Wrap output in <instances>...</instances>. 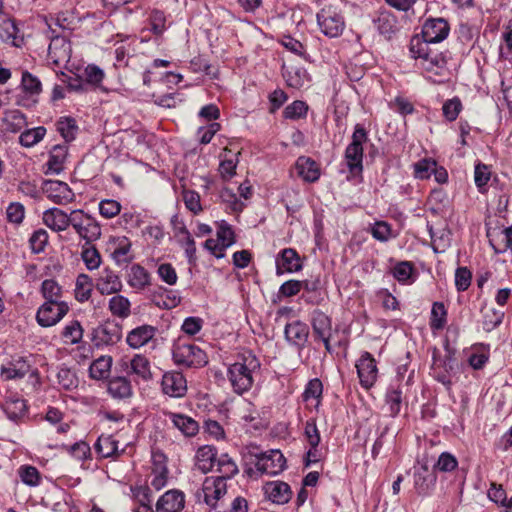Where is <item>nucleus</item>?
<instances>
[{
	"mask_svg": "<svg viewBox=\"0 0 512 512\" xmlns=\"http://www.w3.org/2000/svg\"><path fill=\"white\" fill-rule=\"evenodd\" d=\"M259 359L251 352L244 351L237 356V360L228 367L227 377L233 391L243 394L249 391L260 370Z\"/></svg>",
	"mask_w": 512,
	"mask_h": 512,
	"instance_id": "nucleus-1",
	"label": "nucleus"
},
{
	"mask_svg": "<svg viewBox=\"0 0 512 512\" xmlns=\"http://www.w3.org/2000/svg\"><path fill=\"white\" fill-rule=\"evenodd\" d=\"M70 226L86 244H92L102 235L99 222L81 209L71 211Z\"/></svg>",
	"mask_w": 512,
	"mask_h": 512,
	"instance_id": "nucleus-2",
	"label": "nucleus"
},
{
	"mask_svg": "<svg viewBox=\"0 0 512 512\" xmlns=\"http://www.w3.org/2000/svg\"><path fill=\"white\" fill-rule=\"evenodd\" d=\"M368 140L365 128L357 124L352 134V141L346 147L345 160L350 172H361L363 169V144Z\"/></svg>",
	"mask_w": 512,
	"mask_h": 512,
	"instance_id": "nucleus-3",
	"label": "nucleus"
},
{
	"mask_svg": "<svg viewBox=\"0 0 512 512\" xmlns=\"http://www.w3.org/2000/svg\"><path fill=\"white\" fill-rule=\"evenodd\" d=\"M317 23L321 32L330 38L340 36L344 30L345 22L334 5H324L317 13Z\"/></svg>",
	"mask_w": 512,
	"mask_h": 512,
	"instance_id": "nucleus-4",
	"label": "nucleus"
},
{
	"mask_svg": "<svg viewBox=\"0 0 512 512\" xmlns=\"http://www.w3.org/2000/svg\"><path fill=\"white\" fill-rule=\"evenodd\" d=\"M173 360L177 365L185 367H201L207 363L203 350L194 344H178L173 349Z\"/></svg>",
	"mask_w": 512,
	"mask_h": 512,
	"instance_id": "nucleus-5",
	"label": "nucleus"
},
{
	"mask_svg": "<svg viewBox=\"0 0 512 512\" xmlns=\"http://www.w3.org/2000/svg\"><path fill=\"white\" fill-rule=\"evenodd\" d=\"M51 42L48 47V58L57 66L65 65L71 58V44L66 35H59L55 28L49 24Z\"/></svg>",
	"mask_w": 512,
	"mask_h": 512,
	"instance_id": "nucleus-6",
	"label": "nucleus"
},
{
	"mask_svg": "<svg viewBox=\"0 0 512 512\" xmlns=\"http://www.w3.org/2000/svg\"><path fill=\"white\" fill-rule=\"evenodd\" d=\"M68 311L66 302H45L37 310L36 321L41 327H51L60 322Z\"/></svg>",
	"mask_w": 512,
	"mask_h": 512,
	"instance_id": "nucleus-7",
	"label": "nucleus"
},
{
	"mask_svg": "<svg viewBox=\"0 0 512 512\" xmlns=\"http://www.w3.org/2000/svg\"><path fill=\"white\" fill-rule=\"evenodd\" d=\"M360 384L363 388L369 389L377 380L376 361L369 352H364L356 363Z\"/></svg>",
	"mask_w": 512,
	"mask_h": 512,
	"instance_id": "nucleus-8",
	"label": "nucleus"
},
{
	"mask_svg": "<svg viewBox=\"0 0 512 512\" xmlns=\"http://www.w3.org/2000/svg\"><path fill=\"white\" fill-rule=\"evenodd\" d=\"M43 191L47 198L59 205H66L72 202L75 197L68 184L59 180L46 181Z\"/></svg>",
	"mask_w": 512,
	"mask_h": 512,
	"instance_id": "nucleus-9",
	"label": "nucleus"
},
{
	"mask_svg": "<svg viewBox=\"0 0 512 512\" xmlns=\"http://www.w3.org/2000/svg\"><path fill=\"white\" fill-rule=\"evenodd\" d=\"M161 387L164 394L173 398H181L187 392V381L182 373L170 371L163 375Z\"/></svg>",
	"mask_w": 512,
	"mask_h": 512,
	"instance_id": "nucleus-10",
	"label": "nucleus"
},
{
	"mask_svg": "<svg viewBox=\"0 0 512 512\" xmlns=\"http://www.w3.org/2000/svg\"><path fill=\"white\" fill-rule=\"evenodd\" d=\"M286 460L279 450L262 454L256 463L257 470L267 475H277L285 468Z\"/></svg>",
	"mask_w": 512,
	"mask_h": 512,
	"instance_id": "nucleus-11",
	"label": "nucleus"
},
{
	"mask_svg": "<svg viewBox=\"0 0 512 512\" xmlns=\"http://www.w3.org/2000/svg\"><path fill=\"white\" fill-rule=\"evenodd\" d=\"M449 24L443 18L428 19L422 28V37L431 43H439L447 38Z\"/></svg>",
	"mask_w": 512,
	"mask_h": 512,
	"instance_id": "nucleus-12",
	"label": "nucleus"
},
{
	"mask_svg": "<svg viewBox=\"0 0 512 512\" xmlns=\"http://www.w3.org/2000/svg\"><path fill=\"white\" fill-rule=\"evenodd\" d=\"M202 493L207 505L215 507L217 501L226 493V482L222 478L206 477L202 484Z\"/></svg>",
	"mask_w": 512,
	"mask_h": 512,
	"instance_id": "nucleus-13",
	"label": "nucleus"
},
{
	"mask_svg": "<svg viewBox=\"0 0 512 512\" xmlns=\"http://www.w3.org/2000/svg\"><path fill=\"white\" fill-rule=\"evenodd\" d=\"M121 366L128 375H134L143 381L152 379V372L149 360L141 355L136 354L128 361H122Z\"/></svg>",
	"mask_w": 512,
	"mask_h": 512,
	"instance_id": "nucleus-14",
	"label": "nucleus"
},
{
	"mask_svg": "<svg viewBox=\"0 0 512 512\" xmlns=\"http://www.w3.org/2000/svg\"><path fill=\"white\" fill-rule=\"evenodd\" d=\"M185 496L179 490H169L156 503V512H181L184 508Z\"/></svg>",
	"mask_w": 512,
	"mask_h": 512,
	"instance_id": "nucleus-15",
	"label": "nucleus"
},
{
	"mask_svg": "<svg viewBox=\"0 0 512 512\" xmlns=\"http://www.w3.org/2000/svg\"><path fill=\"white\" fill-rule=\"evenodd\" d=\"M302 263L297 252L292 248H285L276 259L277 274L292 273L301 270Z\"/></svg>",
	"mask_w": 512,
	"mask_h": 512,
	"instance_id": "nucleus-16",
	"label": "nucleus"
},
{
	"mask_svg": "<svg viewBox=\"0 0 512 512\" xmlns=\"http://www.w3.org/2000/svg\"><path fill=\"white\" fill-rule=\"evenodd\" d=\"M96 288L102 295H110L121 291L122 282L114 271L105 268L97 279Z\"/></svg>",
	"mask_w": 512,
	"mask_h": 512,
	"instance_id": "nucleus-17",
	"label": "nucleus"
},
{
	"mask_svg": "<svg viewBox=\"0 0 512 512\" xmlns=\"http://www.w3.org/2000/svg\"><path fill=\"white\" fill-rule=\"evenodd\" d=\"M71 212L67 214L59 208H51L43 213L44 224L55 232L66 230L70 226Z\"/></svg>",
	"mask_w": 512,
	"mask_h": 512,
	"instance_id": "nucleus-18",
	"label": "nucleus"
},
{
	"mask_svg": "<svg viewBox=\"0 0 512 512\" xmlns=\"http://www.w3.org/2000/svg\"><path fill=\"white\" fill-rule=\"evenodd\" d=\"M166 416L170 419L174 428L179 430L185 437H193L199 431V425L192 417L168 412Z\"/></svg>",
	"mask_w": 512,
	"mask_h": 512,
	"instance_id": "nucleus-19",
	"label": "nucleus"
},
{
	"mask_svg": "<svg viewBox=\"0 0 512 512\" xmlns=\"http://www.w3.org/2000/svg\"><path fill=\"white\" fill-rule=\"evenodd\" d=\"M217 452L215 447L204 445L198 448L195 455V468L202 473H208L217 462Z\"/></svg>",
	"mask_w": 512,
	"mask_h": 512,
	"instance_id": "nucleus-20",
	"label": "nucleus"
},
{
	"mask_svg": "<svg viewBox=\"0 0 512 512\" xmlns=\"http://www.w3.org/2000/svg\"><path fill=\"white\" fill-rule=\"evenodd\" d=\"M155 334L156 328L154 326L142 325L130 331L127 335L126 341L130 347L137 349L146 345L154 338Z\"/></svg>",
	"mask_w": 512,
	"mask_h": 512,
	"instance_id": "nucleus-21",
	"label": "nucleus"
},
{
	"mask_svg": "<svg viewBox=\"0 0 512 512\" xmlns=\"http://www.w3.org/2000/svg\"><path fill=\"white\" fill-rule=\"evenodd\" d=\"M264 489L267 497L276 504L287 503L292 495L290 486L282 481L269 482Z\"/></svg>",
	"mask_w": 512,
	"mask_h": 512,
	"instance_id": "nucleus-22",
	"label": "nucleus"
},
{
	"mask_svg": "<svg viewBox=\"0 0 512 512\" xmlns=\"http://www.w3.org/2000/svg\"><path fill=\"white\" fill-rule=\"evenodd\" d=\"M436 475L431 472L426 464L416 468L414 472V485L418 493L424 494L435 484Z\"/></svg>",
	"mask_w": 512,
	"mask_h": 512,
	"instance_id": "nucleus-23",
	"label": "nucleus"
},
{
	"mask_svg": "<svg viewBox=\"0 0 512 512\" xmlns=\"http://www.w3.org/2000/svg\"><path fill=\"white\" fill-rule=\"evenodd\" d=\"M128 285L137 290H143L150 285L149 272L139 264H133L127 273Z\"/></svg>",
	"mask_w": 512,
	"mask_h": 512,
	"instance_id": "nucleus-24",
	"label": "nucleus"
},
{
	"mask_svg": "<svg viewBox=\"0 0 512 512\" xmlns=\"http://www.w3.org/2000/svg\"><path fill=\"white\" fill-rule=\"evenodd\" d=\"M295 166L298 175L307 182H315L320 177V171L317 163L309 157H299Z\"/></svg>",
	"mask_w": 512,
	"mask_h": 512,
	"instance_id": "nucleus-25",
	"label": "nucleus"
},
{
	"mask_svg": "<svg viewBox=\"0 0 512 512\" xmlns=\"http://www.w3.org/2000/svg\"><path fill=\"white\" fill-rule=\"evenodd\" d=\"M0 39L11 46L20 47L23 43V37L19 35V30L12 19H4L0 24Z\"/></svg>",
	"mask_w": 512,
	"mask_h": 512,
	"instance_id": "nucleus-26",
	"label": "nucleus"
},
{
	"mask_svg": "<svg viewBox=\"0 0 512 512\" xmlns=\"http://www.w3.org/2000/svg\"><path fill=\"white\" fill-rule=\"evenodd\" d=\"M308 334V326L300 321H294L285 327L286 339L295 345H303L307 341Z\"/></svg>",
	"mask_w": 512,
	"mask_h": 512,
	"instance_id": "nucleus-27",
	"label": "nucleus"
},
{
	"mask_svg": "<svg viewBox=\"0 0 512 512\" xmlns=\"http://www.w3.org/2000/svg\"><path fill=\"white\" fill-rule=\"evenodd\" d=\"M421 67L437 76H443L446 72V60L441 53L432 51L428 57L420 62Z\"/></svg>",
	"mask_w": 512,
	"mask_h": 512,
	"instance_id": "nucleus-28",
	"label": "nucleus"
},
{
	"mask_svg": "<svg viewBox=\"0 0 512 512\" xmlns=\"http://www.w3.org/2000/svg\"><path fill=\"white\" fill-rule=\"evenodd\" d=\"M108 392L114 398H128L132 395L131 382L126 377H114L108 382Z\"/></svg>",
	"mask_w": 512,
	"mask_h": 512,
	"instance_id": "nucleus-29",
	"label": "nucleus"
},
{
	"mask_svg": "<svg viewBox=\"0 0 512 512\" xmlns=\"http://www.w3.org/2000/svg\"><path fill=\"white\" fill-rule=\"evenodd\" d=\"M283 75L288 86L292 88L299 89L309 82V75L307 71L302 67H284Z\"/></svg>",
	"mask_w": 512,
	"mask_h": 512,
	"instance_id": "nucleus-30",
	"label": "nucleus"
},
{
	"mask_svg": "<svg viewBox=\"0 0 512 512\" xmlns=\"http://www.w3.org/2000/svg\"><path fill=\"white\" fill-rule=\"evenodd\" d=\"M3 411L10 420L17 421L26 414L27 405L24 399L11 397L3 404Z\"/></svg>",
	"mask_w": 512,
	"mask_h": 512,
	"instance_id": "nucleus-31",
	"label": "nucleus"
},
{
	"mask_svg": "<svg viewBox=\"0 0 512 512\" xmlns=\"http://www.w3.org/2000/svg\"><path fill=\"white\" fill-rule=\"evenodd\" d=\"M482 313V328L486 332L494 330L502 323L504 312L497 310L491 306H484L481 310Z\"/></svg>",
	"mask_w": 512,
	"mask_h": 512,
	"instance_id": "nucleus-32",
	"label": "nucleus"
},
{
	"mask_svg": "<svg viewBox=\"0 0 512 512\" xmlns=\"http://www.w3.org/2000/svg\"><path fill=\"white\" fill-rule=\"evenodd\" d=\"M311 324L313 333L318 337H326L331 335V320L330 318L320 310H315L312 313Z\"/></svg>",
	"mask_w": 512,
	"mask_h": 512,
	"instance_id": "nucleus-33",
	"label": "nucleus"
},
{
	"mask_svg": "<svg viewBox=\"0 0 512 512\" xmlns=\"http://www.w3.org/2000/svg\"><path fill=\"white\" fill-rule=\"evenodd\" d=\"M30 371V365L24 359H18L9 364L7 367H3L1 375L7 380L21 379L24 378Z\"/></svg>",
	"mask_w": 512,
	"mask_h": 512,
	"instance_id": "nucleus-34",
	"label": "nucleus"
},
{
	"mask_svg": "<svg viewBox=\"0 0 512 512\" xmlns=\"http://www.w3.org/2000/svg\"><path fill=\"white\" fill-rule=\"evenodd\" d=\"M68 154V148L66 145L57 144L52 147L47 166L49 170L59 173L63 170V165Z\"/></svg>",
	"mask_w": 512,
	"mask_h": 512,
	"instance_id": "nucleus-35",
	"label": "nucleus"
},
{
	"mask_svg": "<svg viewBox=\"0 0 512 512\" xmlns=\"http://www.w3.org/2000/svg\"><path fill=\"white\" fill-rule=\"evenodd\" d=\"M112 358L110 356H101L89 367V375L95 380L106 379L110 374Z\"/></svg>",
	"mask_w": 512,
	"mask_h": 512,
	"instance_id": "nucleus-36",
	"label": "nucleus"
},
{
	"mask_svg": "<svg viewBox=\"0 0 512 512\" xmlns=\"http://www.w3.org/2000/svg\"><path fill=\"white\" fill-rule=\"evenodd\" d=\"M95 450L103 458L115 456L118 454V441L111 435H101L95 444Z\"/></svg>",
	"mask_w": 512,
	"mask_h": 512,
	"instance_id": "nucleus-37",
	"label": "nucleus"
},
{
	"mask_svg": "<svg viewBox=\"0 0 512 512\" xmlns=\"http://www.w3.org/2000/svg\"><path fill=\"white\" fill-rule=\"evenodd\" d=\"M160 293H153L151 296L152 302L163 309H172L180 303V297L173 291L160 288Z\"/></svg>",
	"mask_w": 512,
	"mask_h": 512,
	"instance_id": "nucleus-38",
	"label": "nucleus"
},
{
	"mask_svg": "<svg viewBox=\"0 0 512 512\" xmlns=\"http://www.w3.org/2000/svg\"><path fill=\"white\" fill-rule=\"evenodd\" d=\"M430 44L432 43L426 41V39L423 37H412L409 48L411 56L418 60L420 63L422 60L428 57L430 53H432L433 50L430 48Z\"/></svg>",
	"mask_w": 512,
	"mask_h": 512,
	"instance_id": "nucleus-39",
	"label": "nucleus"
},
{
	"mask_svg": "<svg viewBox=\"0 0 512 512\" xmlns=\"http://www.w3.org/2000/svg\"><path fill=\"white\" fill-rule=\"evenodd\" d=\"M377 29L382 35L390 36L397 27L396 17L389 11H381L375 20Z\"/></svg>",
	"mask_w": 512,
	"mask_h": 512,
	"instance_id": "nucleus-40",
	"label": "nucleus"
},
{
	"mask_svg": "<svg viewBox=\"0 0 512 512\" xmlns=\"http://www.w3.org/2000/svg\"><path fill=\"white\" fill-rule=\"evenodd\" d=\"M46 134V128L38 126L31 129H26L19 136V143L26 148H31L39 143Z\"/></svg>",
	"mask_w": 512,
	"mask_h": 512,
	"instance_id": "nucleus-41",
	"label": "nucleus"
},
{
	"mask_svg": "<svg viewBox=\"0 0 512 512\" xmlns=\"http://www.w3.org/2000/svg\"><path fill=\"white\" fill-rule=\"evenodd\" d=\"M130 301L122 295L113 296L109 300L110 312L119 318H127L130 315Z\"/></svg>",
	"mask_w": 512,
	"mask_h": 512,
	"instance_id": "nucleus-42",
	"label": "nucleus"
},
{
	"mask_svg": "<svg viewBox=\"0 0 512 512\" xmlns=\"http://www.w3.org/2000/svg\"><path fill=\"white\" fill-rule=\"evenodd\" d=\"M217 466V470L220 473V475L217 476L216 478H222L224 482H226L227 479L232 478L238 473V467L236 463L227 454H222L217 459Z\"/></svg>",
	"mask_w": 512,
	"mask_h": 512,
	"instance_id": "nucleus-43",
	"label": "nucleus"
},
{
	"mask_svg": "<svg viewBox=\"0 0 512 512\" xmlns=\"http://www.w3.org/2000/svg\"><path fill=\"white\" fill-rule=\"evenodd\" d=\"M168 469L162 461H155L152 469V479L150 486L156 491L161 490L167 484Z\"/></svg>",
	"mask_w": 512,
	"mask_h": 512,
	"instance_id": "nucleus-44",
	"label": "nucleus"
},
{
	"mask_svg": "<svg viewBox=\"0 0 512 512\" xmlns=\"http://www.w3.org/2000/svg\"><path fill=\"white\" fill-rule=\"evenodd\" d=\"M91 292V278L86 274L78 275L75 283V298L80 302H85L90 298Z\"/></svg>",
	"mask_w": 512,
	"mask_h": 512,
	"instance_id": "nucleus-45",
	"label": "nucleus"
},
{
	"mask_svg": "<svg viewBox=\"0 0 512 512\" xmlns=\"http://www.w3.org/2000/svg\"><path fill=\"white\" fill-rule=\"evenodd\" d=\"M62 337L66 343L77 344L83 337V328L79 321L69 322L63 329Z\"/></svg>",
	"mask_w": 512,
	"mask_h": 512,
	"instance_id": "nucleus-46",
	"label": "nucleus"
},
{
	"mask_svg": "<svg viewBox=\"0 0 512 512\" xmlns=\"http://www.w3.org/2000/svg\"><path fill=\"white\" fill-rule=\"evenodd\" d=\"M81 257L87 269L89 270L97 269L101 264L100 253L92 244L85 243L82 249Z\"/></svg>",
	"mask_w": 512,
	"mask_h": 512,
	"instance_id": "nucleus-47",
	"label": "nucleus"
},
{
	"mask_svg": "<svg viewBox=\"0 0 512 512\" xmlns=\"http://www.w3.org/2000/svg\"><path fill=\"white\" fill-rule=\"evenodd\" d=\"M41 292L46 302L56 301L62 302L61 298V287L53 279H46L42 282Z\"/></svg>",
	"mask_w": 512,
	"mask_h": 512,
	"instance_id": "nucleus-48",
	"label": "nucleus"
},
{
	"mask_svg": "<svg viewBox=\"0 0 512 512\" xmlns=\"http://www.w3.org/2000/svg\"><path fill=\"white\" fill-rule=\"evenodd\" d=\"M308 112V105L300 100H296L289 104L283 111V116L286 119L298 120L305 118Z\"/></svg>",
	"mask_w": 512,
	"mask_h": 512,
	"instance_id": "nucleus-49",
	"label": "nucleus"
},
{
	"mask_svg": "<svg viewBox=\"0 0 512 512\" xmlns=\"http://www.w3.org/2000/svg\"><path fill=\"white\" fill-rule=\"evenodd\" d=\"M57 131L61 134L66 142L73 141L77 133L75 120L72 118H60L57 121Z\"/></svg>",
	"mask_w": 512,
	"mask_h": 512,
	"instance_id": "nucleus-50",
	"label": "nucleus"
},
{
	"mask_svg": "<svg viewBox=\"0 0 512 512\" xmlns=\"http://www.w3.org/2000/svg\"><path fill=\"white\" fill-rule=\"evenodd\" d=\"M447 311L442 302H434L431 310L430 326L433 329H442L446 323Z\"/></svg>",
	"mask_w": 512,
	"mask_h": 512,
	"instance_id": "nucleus-51",
	"label": "nucleus"
},
{
	"mask_svg": "<svg viewBox=\"0 0 512 512\" xmlns=\"http://www.w3.org/2000/svg\"><path fill=\"white\" fill-rule=\"evenodd\" d=\"M58 384L65 390H72L77 388L78 379L76 374L69 368H60L57 373Z\"/></svg>",
	"mask_w": 512,
	"mask_h": 512,
	"instance_id": "nucleus-52",
	"label": "nucleus"
},
{
	"mask_svg": "<svg viewBox=\"0 0 512 512\" xmlns=\"http://www.w3.org/2000/svg\"><path fill=\"white\" fill-rule=\"evenodd\" d=\"M21 87L25 93L30 95H37L41 92L40 80L28 71L22 73Z\"/></svg>",
	"mask_w": 512,
	"mask_h": 512,
	"instance_id": "nucleus-53",
	"label": "nucleus"
},
{
	"mask_svg": "<svg viewBox=\"0 0 512 512\" xmlns=\"http://www.w3.org/2000/svg\"><path fill=\"white\" fill-rule=\"evenodd\" d=\"M436 161L432 159H422L414 164V174L418 179H428L436 169Z\"/></svg>",
	"mask_w": 512,
	"mask_h": 512,
	"instance_id": "nucleus-54",
	"label": "nucleus"
},
{
	"mask_svg": "<svg viewBox=\"0 0 512 512\" xmlns=\"http://www.w3.org/2000/svg\"><path fill=\"white\" fill-rule=\"evenodd\" d=\"M217 240L224 249L230 247L235 242L232 227L225 221H222L218 226Z\"/></svg>",
	"mask_w": 512,
	"mask_h": 512,
	"instance_id": "nucleus-55",
	"label": "nucleus"
},
{
	"mask_svg": "<svg viewBox=\"0 0 512 512\" xmlns=\"http://www.w3.org/2000/svg\"><path fill=\"white\" fill-rule=\"evenodd\" d=\"M121 211V204L114 199H104L99 203V213L106 219L117 216Z\"/></svg>",
	"mask_w": 512,
	"mask_h": 512,
	"instance_id": "nucleus-56",
	"label": "nucleus"
},
{
	"mask_svg": "<svg viewBox=\"0 0 512 512\" xmlns=\"http://www.w3.org/2000/svg\"><path fill=\"white\" fill-rule=\"evenodd\" d=\"M100 334H102V341L107 344H114L121 339V329L116 324L107 323L100 327Z\"/></svg>",
	"mask_w": 512,
	"mask_h": 512,
	"instance_id": "nucleus-57",
	"label": "nucleus"
},
{
	"mask_svg": "<svg viewBox=\"0 0 512 512\" xmlns=\"http://www.w3.org/2000/svg\"><path fill=\"white\" fill-rule=\"evenodd\" d=\"M461 110L462 103L457 97L447 100L442 107L444 117L450 122L457 119Z\"/></svg>",
	"mask_w": 512,
	"mask_h": 512,
	"instance_id": "nucleus-58",
	"label": "nucleus"
},
{
	"mask_svg": "<svg viewBox=\"0 0 512 512\" xmlns=\"http://www.w3.org/2000/svg\"><path fill=\"white\" fill-rule=\"evenodd\" d=\"M386 403L389 405V411L392 416H396L402 403V392L397 388H390L386 394Z\"/></svg>",
	"mask_w": 512,
	"mask_h": 512,
	"instance_id": "nucleus-59",
	"label": "nucleus"
},
{
	"mask_svg": "<svg viewBox=\"0 0 512 512\" xmlns=\"http://www.w3.org/2000/svg\"><path fill=\"white\" fill-rule=\"evenodd\" d=\"M490 177L491 172L487 165L479 163L475 166L474 181L480 192L483 191V188L487 185Z\"/></svg>",
	"mask_w": 512,
	"mask_h": 512,
	"instance_id": "nucleus-60",
	"label": "nucleus"
},
{
	"mask_svg": "<svg viewBox=\"0 0 512 512\" xmlns=\"http://www.w3.org/2000/svg\"><path fill=\"white\" fill-rule=\"evenodd\" d=\"M25 215V208L19 202L10 203L6 209V217L10 223L20 224Z\"/></svg>",
	"mask_w": 512,
	"mask_h": 512,
	"instance_id": "nucleus-61",
	"label": "nucleus"
},
{
	"mask_svg": "<svg viewBox=\"0 0 512 512\" xmlns=\"http://www.w3.org/2000/svg\"><path fill=\"white\" fill-rule=\"evenodd\" d=\"M183 201L185 203L186 208L189 209L194 214H197L202 211L200 195L196 191L184 190Z\"/></svg>",
	"mask_w": 512,
	"mask_h": 512,
	"instance_id": "nucleus-62",
	"label": "nucleus"
},
{
	"mask_svg": "<svg viewBox=\"0 0 512 512\" xmlns=\"http://www.w3.org/2000/svg\"><path fill=\"white\" fill-rule=\"evenodd\" d=\"M157 274L168 285H175L177 283V273L170 263H162L158 266Z\"/></svg>",
	"mask_w": 512,
	"mask_h": 512,
	"instance_id": "nucleus-63",
	"label": "nucleus"
},
{
	"mask_svg": "<svg viewBox=\"0 0 512 512\" xmlns=\"http://www.w3.org/2000/svg\"><path fill=\"white\" fill-rule=\"evenodd\" d=\"M372 236L381 242H386L391 237V227L387 222L378 221L370 229Z\"/></svg>",
	"mask_w": 512,
	"mask_h": 512,
	"instance_id": "nucleus-64",
	"label": "nucleus"
}]
</instances>
